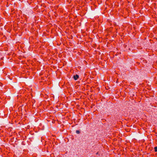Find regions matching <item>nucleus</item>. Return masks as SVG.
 Returning <instances> with one entry per match:
<instances>
[{
  "label": "nucleus",
  "mask_w": 157,
  "mask_h": 157,
  "mask_svg": "<svg viewBox=\"0 0 157 157\" xmlns=\"http://www.w3.org/2000/svg\"><path fill=\"white\" fill-rule=\"evenodd\" d=\"M79 78V75H76L73 76V78L74 79L76 80H77Z\"/></svg>",
  "instance_id": "obj_1"
},
{
  "label": "nucleus",
  "mask_w": 157,
  "mask_h": 157,
  "mask_svg": "<svg viewBox=\"0 0 157 157\" xmlns=\"http://www.w3.org/2000/svg\"><path fill=\"white\" fill-rule=\"evenodd\" d=\"M154 149H155V152L157 151V147H155L154 148Z\"/></svg>",
  "instance_id": "obj_2"
},
{
  "label": "nucleus",
  "mask_w": 157,
  "mask_h": 157,
  "mask_svg": "<svg viewBox=\"0 0 157 157\" xmlns=\"http://www.w3.org/2000/svg\"><path fill=\"white\" fill-rule=\"evenodd\" d=\"M76 133H77V134H79L80 133V131H79V130H76Z\"/></svg>",
  "instance_id": "obj_3"
},
{
  "label": "nucleus",
  "mask_w": 157,
  "mask_h": 157,
  "mask_svg": "<svg viewBox=\"0 0 157 157\" xmlns=\"http://www.w3.org/2000/svg\"><path fill=\"white\" fill-rule=\"evenodd\" d=\"M69 45L71 46V44H70V43H69Z\"/></svg>",
  "instance_id": "obj_4"
}]
</instances>
